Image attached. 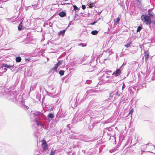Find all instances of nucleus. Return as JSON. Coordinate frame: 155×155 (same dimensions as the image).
<instances>
[{"label": "nucleus", "mask_w": 155, "mask_h": 155, "mask_svg": "<svg viewBox=\"0 0 155 155\" xmlns=\"http://www.w3.org/2000/svg\"><path fill=\"white\" fill-rule=\"evenodd\" d=\"M121 71L120 69H117L116 70L112 73V71L110 70H108L106 71H101L99 73L101 76L98 78L100 81V84H104L107 81L109 80L111 77L113 79H117L116 81L113 82L114 83H116L117 82L120 81V78L119 77L120 75Z\"/></svg>", "instance_id": "nucleus-1"}, {"label": "nucleus", "mask_w": 155, "mask_h": 155, "mask_svg": "<svg viewBox=\"0 0 155 155\" xmlns=\"http://www.w3.org/2000/svg\"><path fill=\"white\" fill-rule=\"evenodd\" d=\"M30 117L35 120L37 126L42 127L45 130H48L49 128L48 124H41L40 120L41 118H43L44 116L43 113L37 111H31L30 115Z\"/></svg>", "instance_id": "nucleus-2"}, {"label": "nucleus", "mask_w": 155, "mask_h": 155, "mask_svg": "<svg viewBox=\"0 0 155 155\" xmlns=\"http://www.w3.org/2000/svg\"><path fill=\"white\" fill-rule=\"evenodd\" d=\"M0 96H3L5 98H7L8 100H12L14 102L17 101L18 103L21 102L22 101L21 96H19V97L20 99L17 100L16 96H15L14 93L12 91H9L8 92L4 88L2 89V91L0 92Z\"/></svg>", "instance_id": "nucleus-3"}, {"label": "nucleus", "mask_w": 155, "mask_h": 155, "mask_svg": "<svg viewBox=\"0 0 155 155\" xmlns=\"http://www.w3.org/2000/svg\"><path fill=\"white\" fill-rule=\"evenodd\" d=\"M93 115L90 112H87L85 113L84 111H83L81 113H79L78 115V118H79V120H81L82 119H84L86 117H90L91 118V120L94 117H93Z\"/></svg>", "instance_id": "nucleus-4"}, {"label": "nucleus", "mask_w": 155, "mask_h": 155, "mask_svg": "<svg viewBox=\"0 0 155 155\" xmlns=\"http://www.w3.org/2000/svg\"><path fill=\"white\" fill-rule=\"evenodd\" d=\"M120 20H113L110 21L109 22L108 25L111 26V27L114 28H115L117 26H118L119 21Z\"/></svg>", "instance_id": "nucleus-5"}, {"label": "nucleus", "mask_w": 155, "mask_h": 155, "mask_svg": "<svg viewBox=\"0 0 155 155\" xmlns=\"http://www.w3.org/2000/svg\"><path fill=\"white\" fill-rule=\"evenodd\" d=\"M148 13L149 16L142 15L141 16V19H150V16H153L154 15V14L150 10H148Z\"/></svg>", "instance_id": "nucleus-6"}, {"label": "nucleus", "mask_w": 155, "mask_h": 155, "mask_svg": "<svg viewBox=\"0 0 155 155\" xmlns=\"http://www.w3.org/2000/svg\"><path fill=\"white\" fill-rule=\"evenodd\" d=\"M14 67V65H8L7 64H3L2 65L0 66V69L1 70V69H3V67L6 68H8L10 69L11 70L12 69H11V68H13Z\"/></svg>", "instance_id": "nucleus-7"}, {"label": "nucleus", "mask_w": 155, "mask_h": 155, "mask_svg": "<svg viewBox=\"0 0 155 155\" xmlns=\"http://www.w3.org/2000/svg\"><path fill=\"white\" fill-rule=\"evenodd\" d=\"M58 62L56 64L54 67L52 69V71H56L59 66L61 65L62 64L63 60L61 61H59L58 60Z\"/></svg>", "instance_id": "nucleus-8"}, {"label": "nucleus", "mask_w": 155, "mask_h": 155, "mask_svg": "<svg viewBox=\"0 0 155 155\" xmlns=\"http://www.w3.org/2000/svg\"><path fill=\"white\" fill-rule=\"evenodd\" d=\"M144 57L145 59V61H146L147 60V59L149 55V53L148 50L145 51H144Z\"/></svg>", "instance_id": "nucleus-9"}, {"label": "nucleus", "mask_w": 155, "mask_h": 155, "mask_svg": "<svg viewBox=\"0 0 155 155\" xmlns=\"http://www.w3.org/2000/svg\"><path fill=\"white\" fill-rule=\"evenodd\" d=\"M42 147L44 150H46L48 149V145L46 142L43 143H42Z\"/></svg>", "instance_id": "nucleus-10"}, {"label": "nucleus", "mask_w": 155, "mask_h": 155, "mask_svg": "<svg viewBox=\"0 0 155 155\" xmlns=\"http://www.w3.org/2000/svg\"><path fill=\"white\" fill-rule=\"evenodd\" d=\"M95 90L94 89H91L87 91L86 94H87V95L90 94L91 93L95 92Z\"/></svg>", "instance_id": "nucleus-11"}, {"label": "nucleus", "mask_w": 155, "mask_h": 155, "mask_svg": "<svg viewBox=\"0 0 155 155\" xmlns=\"http://www.w3.org/2000/svg\"><path fill=\"white\" fill-rule=\"evenodd\" d=\"M22 21L21 22L18 26V29L19 31L21 30L24 28V27L22 25Z\"/></svg>", "instance_id": "nucleus-12"}, {"label": "nucleus", "mask_w": 155, "mask_h": 155, "mask_svg": "<svg viewBox=\"0 0 155 155\" xmlns=\"http://www.w3.org/2000/svg\"><path fill=\"white\" fill-rule=\"evenodd\" d=\"M143 22L144 23L146 24L147 25H150L151 23V20H143Z\"/></svg>", "instance_id": "nucleus-13"}, {"label": "nucleus", "mask_w": 155, "mask_h": 155, "mask_svg": "<svg viewBox=\"0 0 155 155\" xmlns=\"http://www.w3.org/2000/svg\"><path fill=\"white\" fill-rule=\"evenodd\" d=\"M49 21V20L47 21L46 23H45L44 25H49L50 27H52L53 24L51 22Z\"/></svg>", "instance_id": "nucleus-14"}, {"label": "nucleus", "mask_w": 155, "mask_h": 155, "mask_svg": "<svg viewBox=\"0 0 155 155\" xmlns=\"http://www.w3.org/2000/svg\"><path fill=\"white\" fill-rule=\"evenodd\" d=\"M48 118H50L51 119H52L54 118V115L53 113H49L48 116Z\"/></svg>", "instance_id": "nucleus-15"}, {"label": "nucleus", "mask_w": 155, "mask_h": 155, "mask_svg": "<svg viewBox=\"0 0 155 155\" xmlns=\"http://www.w3.org/2000/svg\"><path fill=\"white\" fill-rule=\"evenodd\" d=\"M56 150H54L53 149H52L51 150V151L49 155H54V154L56 153Z\"/></svg>", "instance_id": "nucleus-16"}, {"label": "nucleus", "mask_w": 155, "mask_h": 155, "mask_svg": "<svg viewBox=\"0 0 155 155\" xmlns=\"http://www.w3.org/2000/svg\"><path fill=\"white\" fill-rule=\"evenodd\" d=\"M66 15V13L63 12H60L59 13V15L61 17H64Z\"/></svg>", "instance_id": "nucleus-17"}, {"label": "nucleus", "mask_w": 155, "mask_h": 155, "mask_svg": "<svg viewBox=\"0 0 155 155\" xmlns=\"http://www.w3.org/2000/svg\"><path fill=\"white\" fill-rule=\"evenodd\" d=\"M21 58L19 56L16 57L15 59V60L17 62H20L21 61Z\"/></svg>", "instance_id": "nucleus-18"}, {"label": "nucleus", "mask_w": 155, "mask_h": 155, "mask_svg": "<svg viewBox=\"0 0 155 155\" xmlns=\"http://www.w3.org/2000/svg\"><path fill=\"white\" fill-rule=\"evenodd\" d=\"M98 33V31L97 30H94L91 32V34L93 35H96Z\"/></svg>", "instance_id": "nucleus-19"}, {"label": "nucleus", "mask_w": 155, "mask_h": 155, "mask_svg": "<svg viewBox=\"0 0 155 155\" xmlns=\"http://www.w3.org/2000/svg\"><path fill=\"white\" fill-rule=\"evenodd\" d=\"M65 31V30H63L61 31H60L59 33V35H64V34Z\"/></svg>", "instance_id": "nucleus-20"}, {"label": "nucleus", "mask_w": 155, "mask_h": 155, "mask_svg": "<svg viewBox=\"0 0 155 155\" xmlns=\"http://www.w3.org/2000/svg\"><path fill=\"white\" fill-rule=\"evenodd\" d=\"M22 104L23 105V108L25 109H28L29 108V107L28 106L25 105L24 103L23 102L22 103Z\"/></svg>", "instance_id": "nucleus-21"}, {"label": "nucleus", "mask_w": 155, "mask_h": 155, "mask_svg": "<svg viewBox=\"0 0 155 155\" xmlns=\"http://www.w3.org/2000/svg\"><path fill=\"white\" fill-rule=\"evenodd\" d=\"M93 101H91V102L89 103V105H88V106L89 107H92L93 106H94V105H93Z\"/></svg>", "instance_id": "nucleus-22"}, {"label": "nucleus", "mask_w": 155, "mask_h": 155, "mask_svg": "<svg viewBox=\"0 0 155 155\" xmlns=\"http://www.w3.org/2000/svg\"><path fill=\"white\" fill-rule=\"evenodd\" d=\"M78 45L81 46L82 47H84L86 46L87 44H86L81 43L78 44Z\"/></svg>", "instance_id": "nucleus-23"}, {"label": "nucleus", "mask_w": 155, "mask_h": 155, "mask_svg": "<svg viewBox=\"0 0 155 155\" xmlns=\"http://www.w3.org/2000/svg\"><path fill=\"white\" fill-rule=\"evenodd\" d=\"M59 74L61 76H62L64 74V71L62 70H61L59 71Z\"/></svg>", "instance_id": "nucleus-24"}, {"label": "nucleus", "mask_w": 155, "mask_h": 155, "mask_svg": "<svg viewBox=\"0 0 155 155\" xmlns=\"http://www.w3.org/2000/svg\"><path fill=\"white\" fill-rule=\"evenodd\" d=\"M89 7L90 8H91L93 7H94L95 6V5L94 3H89Z\"/></svg>", "instance_id": "nucleus-25"}, {"label": "nucleus", "mask_w": 155, "mask_h": 155, "mask_svg": "<svg viewBox=\"0 0 155 155\" xmlns=\"http://www.w3.org/2000/svg\"><path fill=\"white\" fill-rule=\"evenodd\" d=\"M142 28V27L141 26H139L137 30V32H139L141 30Z\"/></svg>", "instance_id": "nucleus-26"}, {"label": "nucleus", "mask_w": 155, "mask_h": 155, "mask_svg": "<svg viewBox=\"0 0 155 155\" xmlns=\"http://www.w3.org/2000/svg\"><path fill=\"white\" fill-rule=\"evenodd\" d=\"M134 111L133 109H131L129 113V114H130L131 115V117H132V115Z\"/></svg>", "instance_id": "nucleus-27"}, {"label": "nucleus", "mask_w": 155, "mask_h": 155, "mask_svg": "<svg viewBox=\"0 0 155 155\" xmlns=\"http://www.w3.org/2000/svg\"><path fill=\"white\" fill-rule=\"evenodd\" d=\"M73 7H74V9L75 11L78 10L79 9L78 7L76 5H73Z\"/></svg>", "instance_id": "nucleus-28"}, {"label": "nucleus", "mask_w": 155, "mask_h": 155, "mask_svg": "<svg viewBox=\"0 0 155 155\" xmlns=\"http://www.w3.org/2000/svg\"><path fill=\"white\" fill-rule=\"evenodd\" d=\"M77 20H73V21H71L70 23H69V25H71V24H74V21H76Z\"/></svg>", "instance_id": "nucleus-29"}, {"label": "nucleus", "mask_w": 155, "mask_h": 155, "mask_svg": "<svg viewBox=\"0 0 155 155\" xmlns=\"http://www.w3.org/2000/svg\"><path fill=\"white\" fill-rule=\"evenodd\" d=\"M97 22V21H95L94 22H92V23H90L88 25H94Z\"/></svg>", "instance_id": "nucleus-30"}, {"label": "nucleus", "mask_w": 155, "mask_h": 155, "mask_svg": "<svg viewBox=\"0 0 155 155\" xmlns=\"http://www.w3.org/2000/svg\"><path fill=\"white\" fill-rule=\"evenodd\" d=\"M91 82V81L90 80H88L86 81V83L89 84Z\"/></svg>", "instance_id": "nucleus-31"}, {"label": "nucleus", "mask_w": 155, "mask_h": 155, "mask_svg": "<svg viewBox=\"0 0 155 155\" xmlns=\"http://www.w3.org/2000/svg\"><path fill=\"white\" fill-rule=\"evenodd\" d=\"M146 146V145H143V146H141V148H143V147H144V150H146L147 149V146Z\"/></svg>", "instance_id": "nucleus-32"}, {"label": "nucleus", "mask_w": 155, "mask_h": 155, "mask_svg": "<svg viewBox=\"0 0 155 155\" xmlns=\"http://www.w3.org/2000/svg\"><path fill=\"white\" fill-rule=\"evenodd\" d=\"M130 44L127 43L126 45H125V46L127 48H128L130 46Z\"/></svg>", "instance_id": "nucleus-33"}, {"label": "nucleus", "mask_w": 155, "mask_h": 155, "mask_svg": "<svg viewBox=\"0 0 155 155\" xmlns=\"http://www.w3.org/2000/svg\"><path fill=\"white\" fill-rule=\"evenodd\" d=\"M151 24H152L153 25H155V21H154L153 20V21H151Z\"/></svg>", "instance_id": "nucleus-34"}, {"label": "nucleus", "mask_w": 155, "mask_h": 155, "mask_svg": "<svg viewBox=\"0 0 155 155\" xmlns=\"http://www.w3.org/2000/svg\"><path fill=\"white\" fill-rule=\"evenodd\" d=\"M82 8L83 9H85V8H86L85 6L84 5H82Z\"/></svg>", "instance_id": "nucleus-35"}, {"label": "nucleus", "mask_w": 155, "mask_h": 155, "mask_svg": "<svg viewBox=\"0 0 155 155\" xmlns=\"http://www.w3.org/2000/svg\"><path fill=\"white\" fill-rule=\"evenodd\" d=\"M3 70H4L3 71H2V73H3L5 72H6V71H7V69L6 68H4L3 69Z\"/></svg>", "instance_id": "nucleus-36"}, {"label": "nucleus", "mask_w": 155, "mask_h": 155, "mask_svg": "<svg viewBox=\"0 0 155 155\" xmlns=\"http://www.w3.org/2000/svg\"><path fill=\"white\" fill-rule=\"evenodd\" d=\"M146 145H150V146H152L153 145L152 143H147V144H146Z\"/></svg>", "instance_id": "nucleus-37"}, {"label": "nucleus", "mask_w": 155, "mask_h": 155, "mask_svg": "<svg viewBox=\"0 0 155 155\" xmlns=\"http://www.w3.org/2000/svg\"><path fill=\"white\" fill-rule=\"evenodd\" d=\"M29 61V59H25V61L26 62H27Z\"/></svg>", "instance_id": "nucleus-38"}, {"label": "nucleus", "mask_w": 155, "mask_h": 155, "mask_svg": "<svg viewBox=\"0 0 155 155\" xmlns=\"http://www.w3.org/2000/svg\"><path fill=\"white\" fill-rule=\"evenodd\" d=\"M3 71L4 70L3 68V69H1V70L0 69V73H2V71Z\"/></svg>", "instance_id": "nucleus-39"}, {"label": "nucleus", "mask_w": 155, "mask_h": 155, "mask_svg": "<svg viewBox=\"0 0 155 155\" xmlns=\"http://www.w3.org/2000/svg\"><path fill=\"white\" fill-rule=\"evenodd\" d=\"M100 121V120H98V121H97V122H95H95H94V124H97V123H98V122H99Z\"/></svg>", "instance_id": "nucleus-40"}, {"label": "nucleus", "mask_w": 155, "mask_h": 155, "mask_svg": "<svg viewBox=\"0 0 155 155\" xmlns=\"http://www.w3.org/2000/svg\"><path fill=\"white\" fill-rule=\"evenodd\" d=\"M112 93H110L109 95V97H112Z\"/></svg>", "instance_id": "nucleus-41"}, {"label": "nucleus", "mask_w": 155, "mask_h": 155, "mask_svg": "<svg viewBox=\"0 0 155 155\" xmlns=\"http://www.w3.org/2000/svg\"><path fill=\"white\" fill-rule=\"evenodd\" d=\"M85 32V33H84V34H85V35H86L87 34V32L86 31H84Z\"/></svg>", "instance_id": "nucleus-42"}, {"label": "nucleus", "mask_w": 155, "mask_h": 155, "mask_svg": "<svg viewBox=\"0 0 155 155\" xmlns=\"http://www.w3.org/2000/svg\"><path fill=\"white\" fill-rule=\"evenodd\" d=\"M137 1L139 2H140V0H137Z\"/></svg>", "instance_id": "nucleus-43"}, {"label": "nucleus", "mask_w": 155, "mask_h": 155, "mask_svg": "<svg viewBox=\"0 0 155 155\" xmlns=\"http://www.w3.org/2000/svg\"><path fill=\"white\" fill-rule=\"evenodd\" d=\"M145 150H141V151H142L143 152H144L145 151Z\"/></svg>", "instance_id": "nucleus-44"}, {"label": "nucleus", "mask_w": 155, "mask_h": 155, "mask_svg": "<svg viewBox=\"0 0 155 155\" xmlns=\"http://www.w3.org/2000/svg\"><path fill=\"white\" fill-rule=\"evenodd\" d=\"M124 63H123V64L120 67V68H121L122 67V66H123L124 65Z\"/></svg>", "instance_id": "nucleus-45"}, {"label": "nucleus", "mask_w": 155, "mask_h": 155, "mask_svg": "<svg viewBox=\"0 0 155 155\" xmlns=\"http://www.w3.org/2000/svg\"><path fill=\"white\" fill-rule=\"evenodd\" d=\"M148 152H150V153H153L152 152L150 151H148Z\"/></svg>", "instance_id": "nucleus-46"}, {"label": "nucleus", "mask_w": 155, "mask_h": 155, "mask_svg": "<svg viewBox=\"0 0 155 155\" xmlns=\"http://www.w3.org/2000/svg\"><path fill=\"white\" fill-rule=\"evenodd\" d=\"M117 19L118 20V19H119V18H117Z\"/></svg>", "instance_id": "nucleus-47"}, {"label": "nucleus", "mask_w": 155, "mask_h": 155, "mask_svg": "<svg viewBox=\"0 0 155 155\" xmlns=\"http://www.w3.org/2000/svg\"><path fill=\"white\" fill-rule=\"evenodd\" d=\"M153 147H154V148H155V146H154V145H153Z\"/></svg>", "instance_id": "nucleus-48"}, {"label": "nucleus", "mask_w": 155, "mask_h": 155, "mask_svg": "<svg viewBox=\"0 0 155 155\" xmlns=\"http://www.w3.org/2000/svg\"><path fill=\"white\" fill-rule=\"evenodd\" d=\"M111 150H110V152H111Z\"/></svg>", "instance_id": "nucleus-49"}, {"label": "nucleus", "mask_w": 155, "mask_h": 155, "mask_svg": "<svg viewBox=\"0 0 155 155\" xmlns=\"http://www.w3.org/2000/svg\"><path fill=\"white\" fill-rule=\"evenodd\" d=\"M67 4H70L69 3H67Z\"/></svg>", "instance_id": "nucleus-50"}, {"label": "nucleus", "mask_w": 155, "mask_h": 155, "mask_svg": "<svg viewBox=\"0 0 155 155\" xmlns=\"http://www.w3.org/2000/svg\"><path fill=\"white\" fill-rule=\"evenodd\" d=\"M106 60V59H104V60Z\"/></svg>", "instance_id": "nucleus-51"}, {"label": "nucleus", "mask_w": 155, "mask_h": 155, "mask_svg": "<svg viewBox=\"0 0 155 155\" xmlns=\"http://www.w3.org/2000/svg\"><path fill=\"white\" fill-rule=\"evenodd\" d=\"M142 153H141V154H142Z\"/></svg>", "instance_id": "nucleus-52"}, {"label": "nucleus", "mask_w": 155, "mask_h": 155, "mask_svg": "<svg viewBox=\"0 0 155 155\" xmlns=\"http://www.w3.org/2000/svg\"><path fill=\"white\" fill-rule=\"evenodd\" d=\"M154 153V154H155V153Z\"/></svg>", "instance_id": "nucleus-53"}]
</instances>
